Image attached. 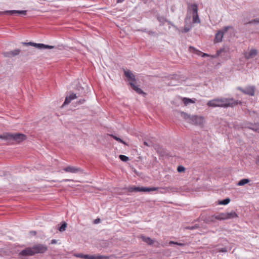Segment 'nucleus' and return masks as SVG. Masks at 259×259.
Returning a JSON list of instances; mask_svg holds the SVG:
<instances>
[{
  "label": "nucleus",
  "instance_id": "9b49d317",
  "mask_svg": "<svg viewBox=\"0 0 259 259\" xmlns=\"http://www.w3.org/2000/svg\"><path fill=\"white\" fill-rule=\"evenodd\" d=\"M26 45L33 46L38 49H52L54 48V46L45 45L43 44H37L32 42L26 43Z\"/></svg>",
  "mask_w": 259,
  "mask_h": 259
},
{
  "label": "nucleus",
  "instance_id": "2eb2a0df",
  "mask_svg": "<svg viewBox=\"0 0 259 259\" xmlns=\"http://www.w3.org/2000/svg\"><path fill=\"white\" fill-rule=\"evenodd\" d=\"M19 255L21 256H32L34 255L33 252L32 247H28L26 249L22 250L20 253Z\"/></svg>",
  "mask_w": 259,
  "mask_h": 259
},
{
  "label": "nucleus",
  "instance_id": "f8f14e48",
  "mask_svg": "<svg viewBox=\"0 0 259 259\" xmlns=\"http://www.w3.org/2000/svg\"><path fill=\"white\" fill-rule=\"evenodd\" d=\"M237 89L245 94L253 96L254 95L255 87L253 86H249L246 87L245 89H242L240 87H238Z\"/></svg>",
  "mask_w": 259,
  "mask_h": 259
},
{
  "label": "nucleus",
  "instance_id": "09e8293b",
  "mask_svg": "<svg viewBox=\"0 0 259 259\" xmlns=\"http://www.w3.org/2000/svg\"><path fill=\"white\" fill-rule=\"evenodd\" d=\"M149 34L150 35H152V34H154V32H152V31H149Z\"/></svg>",
  "mask_w": 259,
  "mask_h": 259
},
{
  "label": "nucleus",
  "instance_id": "cd10ccee",
  "mask_svg": "<svg viewBox=\"0 0 259 259\" xmlns=\"http://www.w3.org/2000/svg\"><path fill=\"white\" fill-rule=\"evenodd\" d=\"M119 157L121 160H122V161H124V162H126L127 161H128L129 160V158L128 157H127L125 155H120L119 156Z\"/></svg>",
  "mask_w": 259,
  "mask_h": 259
},
{
  "label": "nucleus",
  "instance_id": "c756f323",
  "mask_svg": "<svg viewBox=\"0 0 259 259\" xmlns=\"http://www.w3.org/2000/svg\"><path fill=\"white\" fill-rule=\"evenodd\" d=\"M111 136L112 137H113V138L114 139H115V140H116L117 141H118V142H119L120 143H123L124 144H125V143L122 140H121L120 138H118L116 136H114V135H111Z\"/></svg>",
  "mask_w": 259,
  "mask_h": 259
},
{
  "label": "nucleus",
  "instance_id": "ea45409f",
  "mask_svg": "<svg viewBox=\"0 0 259 259\" xmlns=\"http://www.w3.org/2000/svg\"><path fill=\"white\" fill-rule=\"evenodd\" d=\"M218 251L222 252H226L227 251V249L225 247L222 248L221 249H218Z\"/></svg>",
  "mask_w": 259,
  "mask_h": 259
},
{
  "label": "nucleus",
  "instance_id": "e433bc0d",
  "mask_svg": "<svg viewBox=\"0 0 259 259\" xmlns=\"http://www.w3.org/2000/svg\"><path fill=\"white\" fill-rule=\"evenodd\" d=\"M252 129L259 133V125L254 126L252 128Z\"/></svg>",
  "mask_w": 259,
  "mask_h": 259
},
{
  "label": "nucleus",
  "instance_id": "a19ab883",
  "mask_svg": "<svg viewBox=\"0 0 259 259\" xmlns=\"http://www.w3.org/2000/svg\"><path fill=\"white\" fill-rule=\"evenodd\" d=\"M57 243V241L55 239H53L51 240V243L52 244H55Z\"/></svg>",
  "mask_w": 259,
  "mask_h": 259
},
{
  "label": "nucleus",
  "instance_id": "393cba45",
  "mask_svg": "<svg viewBox=\"0 0 259 259\" xmlns=\"http://www.w3.org/2000/svg\"><path fill=\"white\" fill-rule=\"evenodd\" d=\"M230 201V199L229 198H226L223 200L220 201L219 203V204L221 205H227Z\"/></svg>",
  "mask_w": 259,
  "mask_h": 259
},
{
  "label": "nucleus",
  "instance_id": "9d476101",
  "mask_svg": "<svg viewBox=\"0 0 259 259\" xmlns=\"http://www.w3.org/2000/svg\"><path fill=\"white\" fill-rule=\"evenodd\" d=\"M257 54V50L254 48L248 49V51L244 52V56L246 60L254 58Z\"/></svg>",
  "mask_w": 259,
  "mask_h": 259
},
{
  "label": "nucleus",
  "instance_id": "6e6552de",
  "mask_svg": "<svg viewBox=\"0 0 259 259\" xmlns=\"http://www.w3.org/2000/svg\"><path fill=\"white\" fill-rule=\"evenodd\" d=\"M32 247L34 255L36 253H43L48 250V247L41 244L35 245Z\"/></svg>",
  "mask_w": 259,
  "mask_h": 259
},
{
  "label": "nucleus",
  "instance_id": "c03bdc74",
  "mask_svg": "<svg viewBox=\"0 0 259 259\" xmlns=\"http://www.w3.org/2000/svg\"><path fill=\"white\" fill-rule=\"evenodd\" d=\"M124 0H117V3H122Z\"/></svg>",
  "mask_w": 259,
  "mask_h": 259
},
{
  "label": "nucleus",
  "instance_id": "7ed1b4c3",
  "mask_svg": "<svg viewBox=\"0 0 259 259\" xmlns=\"http://www.w3.org/2000/svg\"><path fill=\"white\" fill-rule=\"evenodd\" d=\"M124 74L127 81H128L131 88L139 94L145 95V93L138 86L136 85V80L134 74L130 70H124Z\"/></svg>",
  "mask_w": 259,
  "mask_h": 259
},
{
  "label": "nucleus",
  "instance_id": "bb28decb",
  "mask_svg": "<svg viewBox=\"0 0 259 259\" xmlns=\"http://www.w3.org/2000/svg\"><path fill=\"white\" fill-rule=\"evenodd\" d=\"M191 27H192L191 25L187 26H186V25H185L183 29L182 30H181V31L182 32H185V33L188 32L191 29Z\"/></svg>",
  "mask_w": 259,
  "mask_h": 259
},
{
  "label": "nucleus",
  "instance_id": "de8ad7c7",
  "mask_svg": "<svg viewBox=\"0 0 259 259\" xmlns=\"http://www.w3.org/2000/svg\"><path fill=\"white\" fill-rule=\"evenodd\" d=\"M71 181V180H69V179H65V180H63L64 182H69V181Z\"/></svg>",
  "mask_w": 259,
  "mask_h": 259
},
{
  "label": "nucleus",
  "instance_id": "58836bf2",
  "mask_svg": "<svg viewBox=\"0 0 259 259\" xmlns=\"http://www.w3.org/2000/svg\"><path fill=\"white\" fill-rule=\"evenodd\" d=\"M198 54L199 55L201 54L202 57H206V56H209L207 54L202 53L200 51L198 52Z\"/></svg>",
  "mask_w": 259,
  "mask_h": 259
},
{
  "label": "nucleus",
  "instance_id": "72a5a7b5",
  "mask_svg": "<svg viewBox=\"0 0 259 259\" xmlns=\"http://www.w3.org/2000/svg\"><path fill=\"white\" fill-rule=\"evenodd\" d=\"M198 228V226L197 225H195L193 226L187 227V229H189V230H194V229H197Z\"/></svg>",
  "mask_w": 259,
  "mask_h": 259
},
{
  "label": "nucleus",
  "instance_id": "ddd939ff",
  "mask_svg": "<svg viewBox=\"0 0 259 259\" xmlns=\"http://www.w3.org/2000/svg\"><path fill=\"white\" fill-rule=\"evenodd\" d=\"M63 170L66 172L72 174L82 172V170L80 168L71 165H69L63 168Z\"/></svg>",
  "mask_w": 259,
  "mask_h": 259
},
{
  "label": "nucleus",
  "instance_id": "dca6fc26",
  "mask_svg": "<svg viewBox=\"0 0 259 259\" xmlns=\"http://www.w3.org/2000/svg\"><path fill=\"white\" fill-rule=\"evenodd\" d=\"M77 98L76 94H71L69 96L66 97L65 101L63 104V106L69 104L72 100H74Z\"/></svg>",
  "mask_w": 259,
  "mask_h": 259
},
{
  "label": "nucleus",
  "instance_id": "5701e85b",
  "mask_svg": "<svg viewBox=\"0 0 259 259\" xmlns=\"http://www.w3.org/2000/svg\"><path fill=\"white\" fill-rule=\"evenodd\" d=\"M253 67L255 69L257 68V67H259V56L254 60V62L253 64Z\"/></svg>",
  "mask_w": 259,
  "mask_h": 259
},
{
  "label": "nucleus",
  "instance_id": "49530a36",
  "mask_svg": "<svg viewBox=\"0 0 259 259\" xmlns=\"http://www.w3.org/2000/svg\"><path fill=\"white\" fill-rule=\"evenodd\" d=\"M144 145H145L147 146H150V145H149V144H148V143H147V142H144Z\"/></svg>",
  "mask_w": 259,
  "mask_h": 259
},
{
  "label": "nucleus",
  "instance_id": "39448f33",
  "mask_svg": "<svg viewBox=\"0 0 259 259\" xmlns=\"http://www.w3.org/2000/svg\"><path fill=\"white\" fill-rule=\"evenodd\" d=\"M198 6L196 4L189 5L188 7V15L190 14L192 16V21L194 23H199L200 20L198 14Z\"/></svg>",
  "mask_w": 259,
  "mask_h": 259
},
{
  "label": "nucleus",
  "instance_id": "0eeeda50",
  "mask_svg": "<svg viewBox=\"0 0 259 259\" xmlns=\"http://www.w3.org/2000/svg\"><path fill=\"white\" fill-rule=\"evenodd\" d=\"M73 256L76 257L83 259H109V257L107 256L88 255L83 253H74Z\"/></svg>",
  "mask_w": 259,
  "mask_h": 259
},
{
  "label": "nucleus",
  "instance_id": "4c0bfd02",
  "mask_svg": "<svg viewBox=\"0 0 259 259\" xmlns=\"http://www.w3.org/2000/svg\"><path fill=\"white\" fill-rule=\"evenodd\" d=\"M134 188H135V187H130L129 188H128V189H127L128 191L130 192H135Z\"/></svg>",
  "mask_w": 259,
  "mask_h": 259
},
{
  "label": "nucleus",
  "instance_id": "423d86ee",
  "mask_svg": "<svg viewBox=\"0 0 259 259\" xmlns=\"http://www.w3.org/2000/svg\"><path fill=\"white\" fill-rule=\"evenodd\" d=\"M232 28V27L231 26H227L224 27L222 29L219 30L215 35L214 42H221L223 40L225 33H226L229 29Z\"/></svg>",
  "mask_w": 259,
  "mask_h": 259
},
{
  "label": "nucleus",
  "instance_id": "20e7f679",
  "mask_svg": "<svg viewBox=\"0 0 259 259\" xmlns=\"http://www.w3.org/2000/svg\"><path fill=\"white\" fill-rule=\"evenodd\" d=\"M0 138L4 139L6 140H13L17 143H20L25 140L26 137L25 135L22 134L6 133L3 134V135H1Z\"/></svg>",
  "mask_w": 259,
  "mask_h": 259
},
{
  "label": "nucleus",
  "instance_id": "473e14b6",
  "mask_svg": "<svg viewBox=\"0 0 259 259\" xmlns=\"http://www.w3.org/2000/svg\"><path fill=\"white\" fill-rule=\"evenodd\" d=\"M225 52V49L222 48L217 51L216 56H219L222 52Z\"/></svg>",
  "mask_w": 259,
  "mask_h": 259
},
{
  "label": "nucleus",
  "instance_id": "2f4dec72",
  "mask_svg": "<svg viewBox=\"0 0 259 259\" xmlns=\"http://www.w3.org/2000/svg\"><path fill=\"white\" fill-rule=\"evenodd\" d=\"M220 217L221 218V221L227 220L226 212L220 213Z\"/></svg>",
  "mask_w": 259,
  "mask_h": 259
},
{
  "label": "nucleus",
  "instance_id": "b1692460",
  "mask_svg": "<svg viewBox=\"0 0 259 259\" xmlns=\"http://www.w3.org/2000/svg\"><path fill=\"white\" fill-rule=\"evenodd\" d=\"M215 218H214V214L210 215L208 217V218L206 220L207 223H212L214 222L215 221Z\"/></svg>",
  "mask_w": 259,
  "mask_h": 259
},
{
  "label": "nucleus",
  "instance_id": "f03ea898",
  "mask_svg": "<svg viewBox=\"0 0 259 259\" xmlns=\"http://www.w3.org/2000/svg\"><path fill=\"white\" fill-rule=\"evenodd\" d=\"M181 116L188 123L198 126H203L205 121L204 117L202 116L190 115L185 112H181Z\"/></svg>",
  "mask_w": 259,
  "mask_h": 259
},
{
  "label": "nucleus",
  "instance_id": "a18cd8bd",
  "mask_svg": "<svg viewBox=\"0 0 259 259\" xmlns=\"http://www.w3.org/2000/svg\"><path fill=\"white\" fill-rule=\"evenodd\" d=\"M188 19H190V18H188V16H187L186 17V18H185V23H187V20H188Z\"/></svg>",
  "mask_w": 259,
  "mask_h": 259
},
{
  "label": "nucleus",
  "instance_id": "7c9ffc66",
  "mask_svg": "<svg viewBox=\"0 0 259 259\" xmlns=\"http://www.w3.org/2000/svg\"><path fill=\"white\" fill-rule=\"evenodd\" d=\"M177 170L179 172H184L185 170V168L181 165H180L177 168Z\"/></svg>",
  "mask_w": 259,
  "mask_h": 259
},
{
  "label": "nucleus",
  "instance_id": "4be33fe9",
  "mask_svg": "<svg viewBox=\"0 0 259 259\" xmlns=\"http://www.w3.org/2000/svg\"><path fill=\"white\" fill-rule=\"evenodd\" d=\"M250 182V180L248 179H243L240 180L237 184V185L238 186H242L245 185V184L248 183Z\"/></svg>",
  "mask_w": 259,
  "mask_h": 259
},
{
  "label": "nucleus",
  "instance_id": "4468645a",
  "mask_svg": "<svg viewBox=\"0 0 259 259\" xmlns=\"http://www.w3.org/2000/svg\"><path fill=\"white\" fill-rule=\"evenodd\" d=\"M135 192H150L157 190L158 187H135Z\"/></svg>",
  "mask_w": 259,
  "mask_h": 259
},
{
  "label": "nucleus",
  "instance_id": "a211bd4d",
  "mask_svg": "<svg viewBox=\"0 0 259 259\" xmlns=\"http://www.w3.org/2000/svg\"><path fill=\"white\" fill-rule=\"evenodd\" d=\"M227 220L232 219L234 218H238L237 214L234 211H231L229 212H226Z\"/></svg>",
  "mask_w": 259,
  "mask_h": 259
},
{
  "label": "nucleus",
  "instance_id": "f704fd0d",
  "mask_svg": "<svg viewBox=\"0 0 259 259\" xmlns=\"http://www.w3.org/2000/svg\"><path fill=\"white\" fill-rule=\"evenodd\" d=\"M158 20L162 23H163L166 20L163 17H158L157 18Z\"/></svg>",
  "mask_w": 259,
  "mask_h": 259
},
{
  "label": "nucleus",
  "instance_id": "c9c22d12",
  "mask_svg": "<svg viewBox=\"0 0 259 259\" xmlns=\"http://www.w3.org/2000/svg\"><path fill=\"white\" fill-rule=\"evenodd\" d=\"M214 218H215L216 220L221 221L220 213L214 214Z\"/></svg>",
  "mask_w": 259,
  "mask_h": 259
},
{
  "label": "nucleus",
  "instance_id": "3c124183",
  "mask_svg": "<svg viewBox=\"0 0 259 259\" xmlns=\"http://www.w3.org/2000/svg\"><path fill=\"white\" fill-rule=\"evenodd\" d=\"M79 102H80V104H82L84 102V100H83L80 101Z\"/></svg>",
  "mask_w": 259,
  "mask_h": 259
},
{
  "label": "nucleus",
  "instance_id": "f257e3e1",
  "mask_svg": "<svg viewBox=\"0 0 259 259\" xmlns=\"http://www.w3.org/2000/svg\"><path fill=\"white\" fill-rule=\"evenodd\" d=\"M241 103V102L235 100L233 98H221L209 101L207 105L211 107H233Z\"/></svg>",
  "mask_w": 259,
  "mask_h": 259
},
{
  "label": "nucleus",
  "instance_id": "6ab92c4d",
  "mask_svg": "<svg viewBox=\"0 0 259 259\" xmlns=\"http://www.w3.org/2000/svg\"><path fill=\"white\" fill-rule=\"evenodd\" d=\"M243 23L244 25L248 24H259V17L253 19L251 21H247L245 19L243 20Z\"/></svg>",
  "mask_w": 259,
  "mask_h": 259
},
{
  "label": "nucleus",
  "instance_id": "f3484780",
  "mask_svg": "<svg viewBox=\"0 0 259 259\" xmlns=\"http://www.w3.org/2000/svg\"><path fill=\"white\" fill-rule=\"evenodd\" d=\"M20 52V50L15 49L14 50L5 53V56L8 57H12L18 55Z\"/></svg>",
  "mask_w": 259,
  "mask_h": 259
},
{
  "label": "nucleus",
  "instance_id": "8fccbe9b",
  "mask_svg": "<svg viewBox=\"0 0 259 259\" xmlns=\"http://www.w3.org/2000/svg\"><path fill=\"white\" fill-rule=\"evenodd\" d=\"M256 163L259 165V157L258 158V159H257L256 160Z\"/></svg>",
  "mask_w": 259,
  "mask_h": 259
},
{
  "label": "nucleus",
  "instance_id": "79ce46f5",
  "mask_svg": "<svg viewBox=\"0 0 259 259\" xmlns=\"http://www.w3.org/2000/svg\"><path fill=\"white\" fill-rule=\"evenodd\" d=\"M169 24H171L172 26H173L174 27H175L176 29H178V28L177 27H176L172 23H171L170 22H168Z\"/></svg>",
  "mask_w": 259,
  "mask_h": 259
},
{
  "label": "nucleus",
  "instance_id": "aec40b11",
  "mask_svg": "<svg viewBox=\"0 0 259 259\" xmlns=\"http://www.w3.org/2000/svg\"><path fill=\"white\" fill-rule=\"evenodd\" d=\"M141 238L143 241H144L145 242L147 243L149 245L152 244L154 242L153 240L151 239L150 237L142 235L141 236Z\"/></svg>",
  "mask_w": 259,
  "mask_h": 259
},
{
  "label": "nucleus",
  "instance_id": "412c9836",
  "mask_svg": "<svg viewBox=\"0 0 259 259\" xmlns=\"http://www.w3.org/2000/svg\"><path fill=\"white\" fill-rule=\"evenodd\" d=\"M196 99H192L187 98H183V102L185 105H188L190 103H194L195 102Z\"/></svg>",
  "mask_w": 259,
  "mask_h": 259
},
{
  "label": "nucleus",
  "instance_id": "37998d69",
  "mask_svg": "<svg viewBox=\"0 0 259 259\" xmlns=\"http://www.w3.org/2000/svg\"><path fill=\"white\" fill-rule=\"evenodd\" d=\"M100 219H96L95 220V223L97 224L98 223H99L100 222Z\"/></svg>",
  "mask_w": 259,
  "mask_h": 259
},
{
  "label": "nucleus",
  "instance_id": "a878e982",
  "mask_svg": "<svg viewBox=\"0 0 259 259\" xmlns=\"http://www.w3.org/2000/svg\"><path fill=\"white\" fill-rule=\"evenodd\" d=\"M67 227V224L65 222H64L62 225L59 228V230L60 232L64 231Z\"/></svg>",
  "mask_w": 259,
  "mask_h": 259
},
{
  "label": "nucleus",
  "instance_id": "c85d7f7f",
  "mask_svg": "<svg viewBox=\"0 0 259 259\" xmlns=\"http://www.w3.org/2000/svg\"><path fill=\"white\" fill-rule=\"evenodd\" d=\"M169 244L171 245H173V244H176V245H179V246H185V243H178L177 242H174V241H170L169 242Z\"/></svg>",
  "mask_w": 259,
  "mask_h": 259
},
{
  "label": "nucleus",
  "instance_id": "1a4fd4ad",
  "mask_svg": "<svg viewBox=\"0 0 259 259\" xmlns=\"http://www.w3.org/2000/svg\"><path fill=\"white\" fill-rule=\"evenodd\" d=\"M27 11L25 10H9L0 12V15H9L18 16L19 15H25Z\"/></svg>",
  "mask_w": 259,
  "mask_h": 259
}]
</instances>
